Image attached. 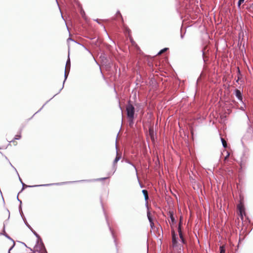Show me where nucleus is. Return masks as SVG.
Masks as SVG:
<instances>
[{
  "label": "nucleus",
  "mask_w": 253,
  "mask_h": 253,
  "mask_svg": "<svg viewBox=\"0 0 253 253\" xmlns=\"http://www.w3.org/2000/svg\"><path fill=\"white\" fill-rule=\"evenodd\" d=\"M178 231L179 233V235L180 238L181 239L182 242L183 244H184L185 241V239H184V237H183V234L182 233V231H181V220L180 221V222L179 223Z\"/></svg>",
  "instance_id": "20e7f679"
},
{
  "label": "nucleus",
  "mask_w": 253,
  "mask_h": 253,
  "mask_svg": "<svg viewBox=\"0 0 253 253\" xmlns=\"http://www.w3.org/2000/svg\"><path fill=\"white\" fill-rule=\"evenodd\" d=\"M236 96L239 99V100H242V95L241 91L238 89L235 90Z\"/></svg>",
  "instance_id": "39448f33"
},
{
  "label": "nucleus",
  "mask_w": 253,
  "mask_h": 253,
  "mask_svg": "<svg viewBox=\"0 0 253 253\" xmlns=\"http://www.w3.org/2000/svg\"><path fill=\"white\" fill-rule=\"evenodd\" d=\"M169 217H170V218L171 219V222L172 223H174L175 221V219L173 216V214L172 212H169Z\"/></svg>",
  "instance_id": "1a4fd4ad"
},
{
  "label": "nucleus",
  "mask_w": 253,
  "mask_h": 253,
  "mask_svg": "<svg viewBox=\"0 0 253 253\" xmlns=\"http://www.w3.org/2000/svg\"><path fill=\"white\" fill-rule=\"evenodd\" d=\"M245 0H239L238 3V6H240V5L244 2Z\"/></svg>",
  "instance_id": "4468645a"
},
{
  "label": "nucleus",
  "mask_w": 253,
  "mask_h": 253,
  "mask_svg": "<svg viewBox=\"0 0 253 253\" xmlns=\"http://www.w3.org/2000/svg\"><path fill=\"white\" fill-rule=\"evenodd\" d=\"M142 192L144 196L145 201H147L149 199L147 191L146 190H143Z\"/></svg>",
  "instance_id": "423d86ee"
},
{
  "label": "nucleus",
  "mask_w": 253,
  "mask_h": 253,
  "mask_svg": "<svg viewBox=\"0 0 253 253\" xmlns=\"http://www.w3.org/2000/svg\"><path fill=\"white\" fill-rule=\"evenodd\" d=\"M150 226H151V227L152 228H153L154 227V223L153 222V221L150 222Z\"/></svg>",
  "instance_id": "2eb2a0df"
},
{
  "label": "nucleus",
  "mask_w": 253,
  "mask_h": 253,
  "mask_svg": "<svg viewBox=\"0 0 253 253\" xmlns=\"http://www.w3.org/2000/svg\"><path fill=\"white\" fill-rule=\"evenodd\" d=\"M121 156L117 153L116 157L113 162V164L114 166H115L116 165V164L117 163V162H118V161L120 160V159H121Z\"/></svg>",
  "instance_id": "6e6552de"
},
{
  "label": "nucleus",
  "mask_w": 253,
  "mask_h": 253,
  "mask_svg": "<svg viewBox=\"0 0 253 253\" xmlns=\"http://www.w3.org/2000/svg\"><path fill=\"white\" fill-rule=\"evenodd\" d=\"M149 133L152 140H154V130L152 128H150L149 129Z\"/></svg>",
  "instance_id": "0eeeda50"
},
{
  "label": "nucleus",
  "mask_w": 253,
  "mask_h": 253,
  "mask_svg": "<svg viewBox=\"0 0 253 253\" xmlns=\"http://www.w3.org/2000/svg\"><path fill=\"white\" fill-rule=\"evenodd\" d=\"M172 234V246L173 248H175L177 246V239L176 237V234L174 230L171 231Z\"/></svg>",
  "instance_id": "7ed1b4c3"
},
{
  "label": "nucleus",
  "mask_w": 253,
  "mask_h": 253,
  "mask_svg": "<svg viewBox=\"0 0 253 253\" xmlns=\"http://www.w3.org/2000/svg\"><path fill=\"white\" fill-rule=\"evenodd\" d=\"M126 111L129 126H131L133 123V120L134 119L135 109L130 102H128L126 106Z\"/></svg>",
  "instance_id": "f257e3e1"
},
{
  "label": "nucleus",
  "mask_w": 253,
  "mask_h": 253,
  "mask_svg": "<svg viewBox=\"0 0 253 253\" xmlns=\"http://www.w3.org/2000/svg\"><path fill=\"white\" fill-rule=\"evenodd\" d=\"M220 253H225V250L223 246L220 247Z\"/></svg>",
  "instance_id": "ddd939ff"
},
{
  "label": "nucleus",
  "mask_w": 253,
  "mask_h": 253,
  "mask_svg": "<svg viewBox=\"0 0 253 253\" xmlns=\"http://www.w3.org/2000/svg\"><path fill=\"white\" fill-rule=\"evenodd\" d=\"M168 48H165L163 49H162L161 51H160V52L158 53V55H161L162 54V53H163L164 52H165V51H166L167 50H168Z\"/></svg>",
  "instance_id": "9b49d317"
},
{
  "label": "nucleus",
  "mask_w": 253,
  "mask_h": 253,
  "mask_svg": "<svg viewBox=\"0 0 253 253\" xmlns=\"http://www.w3.org/2000/svg\"><path fill=\"white\" fill-rule=\"evenodd\" d=\"M221 140L222 143L223 147L224 148H226L227 147V143H226L225 140L224 139H223V138H221Z\"/></svg>",
  "instance_id": "9d476101"
},
{
  "label": "nucleus",
  "mask_w": 253,
  "mask_h": 253,
  "mask_svg": "<svg viewBox=\"0 0 253 253\" xmlns=\"http://www.w3.org/2000/svg\"><path fill=\"white\" fill-rule=\"evenodd\" d=\"M237 209L239 211V215L241 218L243 219V215H246L245 209L243 202L241 200L240 203L237 206Z\"/></svg>",
  "instance_id": "f03ea898"
},
{
  "label": "nucleus",
  "mask_w": 253,
  "mask_h": 253,
  "mask_svg": "<svg viewBox=\"0 0 253 253\" xmlns=\"http://www.w3.org/2000/svg\"><path fill=\"white\" fill-rule=\"evenodd\" d=\"M12 248H13V246L9 250L8 253H10V251L12 249Z\"/></svg>",
  "instance_id": "f3484780"
},
{
  "label": "nucleus",
  "mask_w": 253,
  "mask_h": 253,
  "mask_svg": "<svg viewBox=\"0 0 253 253\" xmlns=\"http://www.w3.org/2000/svg\"><path fill=\"white\" fill-rule=\"evenodd\" d=\"M147 216H148V218L150 222L153 221L152 218L151 217V216L150 215V212H147Z\"/></svg>",
  "instance_id": "f8f14e48"
},
{
  "label": "nucleus",
  "mask_w": 253,
  "mask_h": 253,
  "mask_svg": "<svg viewBox=\"0 0 253 253\" xmlns=\"http://www.w3.org/2000/svg\"><path fill=\"white\" fill-rule=\"evenodd\" d=\"M229 156V154H228L225 157L224 160H226L228 158Z\"/></svg>",
  "instance_id": "dca6fc26"
},
{
  "label": "nucleus",
  "mask_w": 253,
  "mask_h": 253,
  "mask_svg": "<svg viewBox=\"0 0 253 253\" xmlns=\"http://www.w3.org/2000/svg\"><path fill=\"white\" fill-rule=\"evenodd\" d=\"M65 79L67 78V76L66 75V74H65Z\"/></svg>",
  "instance_id": "a211bd4d"
}]
</instances>
